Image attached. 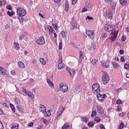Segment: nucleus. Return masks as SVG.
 Instances as JSON below:
<instances>
[{"label":"nucleus","instance_id":"nucleus-7","mask_svg":"<svg viewBox=\"0 0 129 129\" xmlns=\"http://www.w3.org/2000/svg\"><path fill=\"white\" fill-rule=\"evenodd\" d=\"M59 88L60 90L63 92V93H65V92H67V91H68V86L63 84V83H61L59 85Z\"/></svg>","mask_w":129,"mask_h":129},{"label":"nucleus","instance_id":"nucleus-9","mask_svg":"<svg viewBox=\"0 0 129 129\" xmlns=\"http://www.w3.org/2000/svg\"><path fill=\"white\" fill-rule=\"evenodd\" d=\"M95 33V31L94 30H88L86 31V34L90 39L93 40L94 35Z\"/></svg>","mask_w":129,"mask_h":129},{"label":"nucleus","instance_id":"nucleus-33","mask_svg":"<svg viewBox=\"0 0 129 129\" xmlns=\"http://www.w3.org/2000/svg\"><path fill=\"white\" fill-rule=\"evenodd\" d=\"M97 114V112H96V111L95 110H93L92 112V114H91V117H94V116H95V115H96Z\"/></svg>","mask_w":129,"mask_h":129},{"label":"nucleus","instance_id":"nucleus-13","mask_svg":"<svg viewBox=\"0 0 129 129\" xmlns=\"http://www.w3.org/2000/svg\"><path fill=\"white\" fill-rule=\"evenodd\" d=\"M67 70L69 71L71 76H74V75H75V70L71 69L70 68L67 67Z\"/></svg>","mask_w":129,"mask_h":129},{"label":"nucleus","instance_id":"nucleus-19","mask_svg":"<svg viewBox=\"0 0 129 129\" xmlns=\"http://www.w3.org/2000/svg\"><path fill=\"white\" fill-rule=\"evenodd\" d=\"M119 2L122 7L124 6L125 5H127V0H119Z\"/></svg>","mask_w":129,"mask_h":129},{"label":"nucleus","instance_id":"nucleus-32","mask_svg":"<svg viewBox=\"0 0 129 129\" xmlns=\"http://www.w3.org/2000/svg\"><path fill=\"white\" fill-rule=\"evenodd\" d=\"M85 5L87 8H88L89 9L91 8V4H90L89 2H86Z\"/></svg>","mask_w":129,"mask_h":129},{"label":"nucleus","instance_id":"nucleus-35","mask_svg":"<svg viewBox=\"0 0 129 129\" xmlns=\"http://www.w3.org/2000/svg\"><path fill=\"white\" fill-rule=\"evenodd\" d=\"M14 47L16 48L17 50H19V49L20 48L19 43L15 42L14 43Z\"/></svg>","mask_w":129,"mask_h":129},{"label":"nucleus","instance_id":"nucleus-2","mask_svg":"<svg viewBox=\"0 0 129 129\" xmlns=\"http://www.w3.org/2000/svg\"><path fill=\"white\" fill-rule=\"evenodd\" d=\"M17 15L20 17H25L27 15V11L21 7H18L17 8Z\"/></svg>","mask_w":129,"mask_h":129},{"label":"nucleus","instance_id":"nucleus-48","mask_svg":"<svg viewBox=\"0 0 129 129\" xmlns=\"http://www.w3.org/2000/svg\"><path fill=\"white\" fill-rule=\"evenodd\" d=\"M120 60L121 61V62H124V61H125V60L124 59V57L122 56H121Z\"/></svg>","mask_w":129,"mask_h":129},{"label":"nucleus","instance_id":"nucleus-63","mask_svg":"<svg viewBox=\"0 0 129 129\" xmlns=\"http://www.w3.org/2000/svg\"><path fill=\"white\" fill-rule=\"evenodd\" d=\"M87 19H88V20H93V17H90L89 16H87Z\"/></svg>","mask_w":129,"mask_h":129},{"label":"nucleus","instance_id":"nucleus-36","mask_svg":"<svg viewBox=\"0 0 129 129\" xmlns=\"http://www.w3.org/2000/svg\"><path fill=\"white\" fill-rule=\"evenodd\" d=\"M52 26L53 29H54V30L58 29V25H57L56 24H52Z\"/></svg>","mask_w":129,"mask_h":129},{"label":"nucleus","instance_id":"nucleus-16","mask_svg":"<svg viewBox=\"0 0 129 129\" xmlns=\"http://www.w3.org/2000/svg\"><path fill=\"white\" fill-rule=\"evenodd\" d=\"M18 64L19 67L21 68V69H25V68H26V66L25 65L24 62L22 61H18Z\"/></svg>","mask_w":129,"mask_h":129},{"label":"nucleus","instance_id":"nucleus-1","mask_svg":"<svg viewBox=\"0 0 129 129\" xmlns=\"http://www.w3.org/2000/svg\"><path fill=\"white\" fill-rule=\"evenodd\" d=\"M115 26H114V25L105 24L104 26L105 31H107V32H111L112 36L110 37V39L111 40V42H114V41L116 40V38H117L118 31L115 33Z\"/></svg>","mask_w":129,"mask_h":129},{"label":"nucleus","instance_id":"nucleus-42","mask_svg":"<svg viewBox=\"0 0 129 129\" xmlns=\"http://www.w3.org/2000/svg\"><path fill=\"white\" fill-rule=\"evenodd\" d=\"M61 35L62 38H65V36H66V34H65V31H61Z\"/></svg>","mask_w":129,"mask_h":129},{"label":"nucleus","instance_id":"nucleus-5","mask_svg":"<svg viewBox=\"0 0 129 129\" xmlns=\"http://www.w3.org/2000/svg\"><path fill=\"white\" fill-rule=\"evenodd\" d=\"M100 85L98 83H95L92 86V90L94 93H99L100 92Z\"/></svg>","mask_w":129,"mask_h":129},{"label":"nucleus","instance_id":"nucleus-46","mask_svg":"<svg viewBox=\"0 0 129 129\" xmlns=\"http://www.w3.org/2000/svg\"><path fill=\"white\" fill-rule=\"evenodd\" d=\"M2 105L3 106H4V107L9 108V105H8V104H7L6 102L2 103Z\"/></svg>","mask_w":129,"mask_h":129},{"label":"nucleus","instance_id":"nucleus-57","mask_svg":"<svg viewBox=\"0 0 129 129\" xmlns=\"http://www.w3.org/2000/svg\"><path fill=\"white\" fill-rule=\"evenodd\" d=\"M114 60L115 61H117L118 62L119 61V59H118V57L115 56V57L114 58Z\"/></svg>","mask_w":129,"mask_h":129},{"label":"nucleus","instance_id":"nucleus-10","mask_svg":"<svg viewBox=\"0 0 129 129\" xmlns=\"http://www.w3.org/2000/svg\"><path fill=\"white\" fill-rule=\"evenodd\" d=\"M36 43L38 44V45L45 44V42L44 37L40 36L39 38H38V39L36 40Z\"/></svg>","mask_w":129,"mask_h":129},{"label":"nucleus","instance_id":"nucleus-29","mask_svg":"<svg viewBox=\"0 0 129 129\" xmlns=\"http://www.w3.org/2000/svg\"><path fill=\"white\" fill-rule=\"evenodd\" d=\"M10 105L12 111H13V112H16V108H15V106H14L13 104H10Z\"/></svg>","mask_w":129,"mask_h":129},{"label":"nucleus","instance_id":"nucleus-4","mask_svg":"<svg viewBox=\"0 0 129 129\" xmlns=\"http://www.w3.org/2000/svg\"><path fill=\"white\" fill-rule=\"evenodd\" d=\"M102 81L103 84H107L109 82V77L107 73L105 72L103 73V76L102 77Z\"/></svg>","mask_w":129,"mask_h":129},{"label":"nucleus","instance_id":"nucleus-30","mask_svg":"<svg viewBox=\"0 0 129 129\" xmlns=\"http://www.w3.org/2000/svg\"><path fill=\"white\" fill-rule=\"evenodd\" d=\"M81 120L83 121V122H85L86 123H87V121H88L87 117H82L81 118Z\"/></svg>","mask_w":129,"mask_h":129},{"label":"nucleus","instance_id":"nucleus-3","mask_svg":"<svg viewBox=\"0 0 129 129\" xmlns=\"http://www.w3.org/2000/svg\"><path fill=\"white\" fill-rule=\"evenodd\" d=\"M65 110V107L61 106L59 108L58 110L56 113V115L55 117V120H57L60 118V116H62V114H63V112Z\"/></svg>","mask_w":129,"mask_h":129},{"label":"nucleus","instance_id":"nucleus-14","mask_svg":"<svg viewBox=\"0 0 129 129\" xmlns=\"http://www.w3.org/2000/svg\"><path fill=\"white\" fill-rule=\"evenodd\" d=\"M105 3L107 4H110L111 8H112V10H114L115 9V3H112L111 0H105Z\"/></svg>","mask_w":129,"mask_h":129},{"label":"nucleus","instance_id":"nucleus-45","mask_svg":"<svg viewBox=\"0 0 129 129\" xmlns=\"http://www.w3.org/2000/svg\"><path fill=\"white\" fill-rule=\"evenodd\" d=\"M116 104H121L122 103V101L120 100H117L116 102Z\"/></svg>","mask_w":129,"mask_h":129},{"label":"nucleus","instance_id":"nucleus-22","mask_svg":"<svg viewBox=\"0 0 129 129\" xmlns=\"http://www.w3.org/2000/svg\"><path fill=\"white\" fill-rule=\"evenodd\" d=\"M0 72L1 75H6V70L2 67H0Z\"/></svg>","mask_w":129,"mask_h":129},{"label":"nucleus","instance_id":"nucleus-41","mask_svg":"<svg viewBox=\"0 0 129 129\" xmlns=\"http://www.w3.org/2000/svg\"><path fill=\"white\" fill-rule=\"evenodd\" d=\"M106 37H107V34L105 33H103L102 34V37L103 39H105Z\"/></svg>","mask_w":129,"mask_h":129},{"label":"nucleus","instance_id":"nucleus-61","mask_svg":"<svg viewBox=\"0 0 129 129\" xmlns=\"http://www.w3.org/2000/svg\"><path fill=\"white\" fill-rule=\"evenodd\" d=\"M0 114H4V110L2 108H0Z\"/></svg>","mask_w":129,"mask_h":129},{"label":"nucleus","instance_id":"nucleus-26","mask_svg":"<svg viewBox=\"0 0 129 129\" xmlns=\"http://www.w3.org/2000/svg\"><path fill=\"white\" fill-rule=\"evenodd\" d=\"M112 65L114 68H119V64L116 63V62L114 61L112 62Z\"/></svg>","mask_w":129,"mask_h":129},{"label":"nucleus","instance_id":"nucleus-53","mask_svg":"<svg viewBox=\"0 0 129 129\" xmlns=\"http://www.w3.org/2000/svg\"><path fill=\"white\" fill-rule=\"evenodd\" d=\"M88 125L89 126H93V125H94V124L92 122H90L88 123Z\"/></svg>","mask_w":129,"mask_h":129},{"label":"nucleus","instance_id":"nucleus-51","mask_svg":"<svg viewBox=\"0 0 129 129\" xmlns=\"http://www.w3.org/2000/svg\"><path fill=\"white\" fill-rule=\"evenodd\" d=\"M126 38H125V36H122L121 37V41H122V42H124V41H125V40H126Z\"/></svg>","mask_w":129,"mask_h":129},{"label":"nucleus","instance_id":"nucleus-59","mask_svg":"<svg viewBox=\"0 0 129 129\" xmlns=\"http://www.w3.org/2000/svg\"><path fill=\"white\" fill-rule=\"evenodd\" d=\"M43 127H44V126L43 125H41L37 127V129H42Z\"/></svg>","mask_w":129,"mask_h":129},{"label":"nucleus","instance_id":"nucleus-39","mask_svg":"<svg viewBox=\"0 0 129 129\" xmlns=\"http://www.w3.org/2000/svg\"><path fill=\"white\" fill-rule=\"evenodd\" d=\"M26 94L29 96V97H31V98H33V96L34 97V95H32V93L30 92H28Z\"/></svg>","mask_w":129,"mask_h":129},{"label":"nucleus","instance_id":"nucleus-37","mask_svg":"<svg viewBox=\"0 0 129 129\" xmlns=\"http://www.w3.org/2000/svg\"><path fill=\"white\" fill-rule=\"evenodd\" d=\"M43 123H44L45 124H46V125H48V124H49V121H48V120L46 119H43Z\"/></svg>","mask_w":129,"mask_h":129},{"label":"nucleus","instance_id":"nucleus-62","mask_svg":"<svg viewBox=\"0 0 129 129\" xmlns=\"http://www.w3.org/2000/svg\"><path fill=\"white\" fill-rule=\"evenodd\" d=\"M12 129H18V126L16 125H13L12 127Z\"/></svg>","mask_w":129,"mask_h":129},{"label":"nucleus","instance_id":"nucleus-20","mask_svg":"<svg viewBox=\"0 0 129 129\" xmlns=\"http://www.w3.org/2000/svg\"><path fill=\"white\" fill-rule=\"evenodd\" d=\"M65 11L68 12L69 11V2L68 1H66L65 3Z\"/></svg>","mask_w":129,"mask_h":129},{"label":"nucleus","instance_id":"nucleus-58","mask_svg":"<svg viewBox=\"0 0 129 129\" xmlns=\"http://www.w3.org/2000/svg\"><path fill=\"white\" fill-rule=\"evenodd\" d=\"M24 35H20V36H19V38H20V40L21 41V40L22 39H24Z\"/></svg>","mask_w":129,"mask_h":129},{"label":"nucleus","instance_id":"nucleus-49","mask_svg":"<svg viewBox=\"0 0 129 129\" xmlns=\"http://www.w3.org/2000/svg\"><path fill=\"white\" fill-rule=\"evenodd\" d=\"M78 1V0H72V5H75L77 3Z\"/></svg>","mask_w":129,"mask_h":129},{"label":"nucleus","instance_id":"nucleus-27","mask_svg":"<svg viewBox=\"0 0 129 129\" xmlns=\"http://www.w3.org/2000/svg\"><path fill=\"white\" fill-rule=\"evenodd\" d=\"M40 62L41 63V64H42V65H46V62L44 58L41 57L40 58Z\"/></svg>","mask_w":129,"mask_h":129},{"label":"nucleus","instance_id":"nucleus-56","mask_svg":"<svg viewBox=\"0 0 129 129\" xmlns=\"http://www.w3.org/2000/svg\"><path fill=\"white\" fill-rule=\"evenodd\" d=\"M34 125V123L33 122H31V123H29L28 125V126H30V127H32Z\"/></svg>","mask_w":129,"mask_h":129},{"label":"nucleus","instance_id":"nucleus-50","mask_svg":"<svg viewBox=\"0 0 129 129\" xmlns=\"http://www.w3.org/2000/svg\"><path fill=\"white\" fill-rule=\"evenodd\" d=\"M0 129H4V125L1 121H0Z\"/></svg>","mask_w":129,"mask_h":129},{"label":"nucleus","instance_id":"nucleus-38","mask_svg":"<svg viewBox=\"0 0 129 129\" xmlns=\"http://www.w3.org/2000/svg\"><path fill=\"white\" fill-rule=\"evenodd\" d=\"M23 16H18V19L19 20V21L21 22H24V18L22 17Z\"/></svg>","mask_w":129,"mask_h":129},{"label":"nucleus","instance_id":"nucleus-24","mask_svg":"<svg viewBox=\"0 0 129 129\" xmlns=\"http://www.w3.org/2000/svg\"><path fill=\"white\" fill-rule=\"evenodd\" d=\"M69 127H70V125L69 124V123H66L63 125L62 129H68L69 128Z\"/></svg>","mask_w":129,"mask_h":129},{"label":"nucleus","instance_id":"nucleus-60","mask_svg":"<svg viewBox=\"0 0 129 129\" xmlns=\"http://www.w3.org/2000/svg\"><path fill=\"white\" fill-rule=\"evenodd\" d=\"M6 8H7V10H12L11 6H8Z\"/></svg>","mask_w":129,"mask_h":129},{"label":"nucleus","instance_id":"nucleus-40","mask_svg":"<svg viewBox=\"0 0 129 129\" xmlns=\"http://www.w3.org/2000/svg\"><path fill=\"white\" fill-rule=\"evenodd\" d=\"M123 126H124V124H123V123H122V122L120 123V124L119 126V129L123 128Z\"/></svg>","mask_w":129,"mask_h":129},{"label":"nucleus","instance_id":"nucleus-6","mask_svg":"<svg viewBox=\"0 0 129 129\" xmlns=\"http://www.w3.org/2000/svg\"><path fill=\"white\" fill-rule=\"evenodd\" d=\"M64 67H65V64L63 63V59L62 58H59L58 61L57 69L61 70V69H63Z\"/></svg>","mask_w":129,"mask_h":129},{"label":"nucleus","instance_id":"nucleus-11","mask_svg":"<svg viewBox=\"0 0 129 129\" xmlns=\"http://www.w3.org/2000/svg\"><path fill=\"white\" fill-rule=\"evenodd\" d=\"M46 31H48L49 34H52V33H55V30L53 29L52 26L50 25L47 26L45 28Z\"/></svg>","mask_w":129,"mask_h":129},{"label":"nucleus","instance_id":"nucleus-17","mask_svg":"<svg viewBox=\"0 0 129 129\" xmlns=\"http://www.w3.org/2000/svg\"><path fill=\"white\" fill-rule=\"evenodd\" d=\"M39 110H40L41 112H43V113H44L46 112V107L43 105H40Z\"/></svg>","mask_w":129,"mask_h":129},{"label":"nucleus","instance_id":"nucleus-44","mask_svg":"<svg viewBox=\"0 0 129 129\" xmlns=\"http://www.w3.org/2000/svg\"><path fill=\"white\" fill-rule=\"evenodd\" d=\"M22 91L24 93H25V94H27L28 93V92H27V89H25L24 87L22 88Z\"/></svg>","mask_w":129,"mask_h":129},{"label":"nucleus","instance_id":"nucleus-12","mask_svg":"<svg viewBox=\"0 0 129 129\" xmlns=\"http://www.w3.org/2000/svg\"><path fill=\"white\" fill-rule=\"evenodd\" d=\"M104 16L106 18H108L109 20L112 19V14H111V13L109 11H108V12H105L104 14Z\"/></svg>","mask_w":129,"mask_h":129},{"label":"nucleus","instance_id":"nucleus-18","mask_svg":"<svg viewBox=\"0 0 129 129\" xmlns=\"http://www.w3.org/2000/svg\"><path fill=\"white\" fill-rule=\"evenodd\" d=\"M16 108L20 112H21L22 113H24V112H25V110H24V107H23V106H17Z\"/></svg>","mask_w":129,"mask_h":129},{"label":"nucleus","instance_id":"nucleus-54","mask_svg":"<svg viewBox=\"0 0 129 129\" xmlns=\"http://www.w3.org/2000/svg\"><path fill=\"white\" fill-rule=\"evenodd\" d=\"M91 62L93 64V65H96V61L93 59L91 61Z\"/></svg>","mask_w":129,"mask_h":129},{"label":"nucleus","instance_id":"nucleus-25","mask_svg":"<svg viewBox=\"0 0 129 129\" xmlns=\"http://www.w3.org/2000/svg\"><path fill=\"white\" fill-rule=\"evenodd\" d=\"M101 64L105 68H109V63H107L106 62H103V61H101Z\"/></svg>","mask_w":129,"mask_h":129},{"label":"nucleus","instance_id":"nucleus-43","mask_svg":"<svg viewBox=\"0 0 129 129\" xmlns=\"http://www.w3.org/2000/svg\"><path fill=\"white\" fill-rule=\"evenodd\" d=\"M62 42H59L58 45L59 50H62Z\"/></svg>","mask_w":129,"mask_h":129},{"label":"nucleus","instance_id":"nucleus-47","mask_svg":"<svg viewBox=\"0 0 129 129\" xmlns=\"http://www.w3.org/2000/svg\"><path fill=\"white\" fill-rule=\"evenodd\" d=\"M125 69H129V64L126 63L124 64Z\"/></svg>","mask_w":129,"mask_h":129},{"label":"nucleus","instance_id":"nucleus-55","mask_svg":"<svg viewBox=\"0 0 129 129\" xmlns=\"http://www.w3.org/2000/svg\"><path fill=\"white\" fill-rule=\"evenodd\" d=\"M123 53H124V51H123V50L120 49V51H119V53L121 55H123Z\"/></svg>","mask_w":129,"mask_h":129},{"label":"nucleus","instance_id":"nucleus-64","mask_svg":"<svg viewBox=\"0 0 129 129\" xmlns=\"http://www.w3.org/2000/svg\"><path fill=\"white\" fill-rule=\"evenodd\" d=\"M126 78H128L129 79V72H127V73L125 75Z\"/></svg>","mask_w":129,"mask_h":129},{"label":"nucleus","instance_id":"nucleus-31","mask_svg":"<svg viewBox=\"0 0 129 129\" xmlns=\"http://www.w3.org/2000/svg\"><path fill=\"white\" fill-rule=\"evenodd\" d=\"M94 120L96 121V122H97V123H98V122H100V121H101V119H100L99 117H96Z\"/></svg>","mask_w":129,"mask_h":129},{"label":"nucleus","instance_id":"nucleus-8","mask_svg":"<svg viewBox=\"0 0 129 129\" xmlns=\"http://www.w3.org/2000/svg\"><path fill=\"white\" fill-rule=\"evenodd\" d=\"M97 98L99 101H103V100H104V99H105L106 98V94H103L102 95L99 93H98L97 94Z\"/></svg>","mask_w":129,"mask_h":129},{"label":"nucleus","instance_id":"nucleus-23","mask_svg":"<svg viewBox=\"0 0 129 129\" xmlns=\"http://www.w3.org/2000/svg\"><path fill=\"white\" fill-rule=\"evenodd\" d=\"M47 82L49 85V86H50V87H51L52 88H54V84H53V83H52V81H51L50 79H47Z\"/></svg>","mask_w":129,"mask_h":129},{"label":"nucleus","instance_id":"nucleus-15","mask_svg":"<svg viewBox=\"0 0 129 129\" xmlns=\"http://www.w3.org/2000/svg\"><path fill=\"white\" fill-rule=\"evenodd\" d=\"M97 111L100 114H103L104 112V110L103 109V108L102 107L99 106L97 107Z\"/></svg>","mask_w":129,"mask_h":129},{"label":"nucleus","instance_id":"nucleus-34","mask_svg":"<svg viewBox=\"0 0 129 129\" xmlns=\"http://www.w3.org/2000/svg\"><path fill=\"white\" fill-rule=\"evenodd\" d=\"M8 15L10 17H12L13 16H14V15H15V12L12 11L11 12H10V11H8L7 12Z\"/></svg>","mask_w":129,"mask_h":129},{"label":"nucleus","instance_id":"nucleus-52","mask_svg":"<svg viewBox=\"0 0 129 129\" xmlns=\"http://www.w3.org/2000/svg\"><path fill=\"white\" fill-rule=\"evenodd\" d=\"M100 129H105V127H104L103 124H101L100 125Z\"/></svg>","mask_w":129,"mask_h":129},{"label":"nucleus","instance_id":"nucleus-21","mask_svg":"<svg viewBox=\"0 0 129 129\" xmlns=\"http://www.w3.org/2000/svg\"><path fill=\"white\" fill-rule=\"evenodd\" d=\"M84 58V55H83V53L82 51H80V56H79V62L81 63L82 62V59Z\"/></svg>","mask_w":129,"mask_h":129},{"label":"nucleus","instance_id":"nucleus-28","mask_svg":"<svg viewBox=\"0 0 129 129\" xmlns=\"http://www.w3.org/2000/svg\"><path fill=\"white\" fill-rule=\"evenodd\" d=\"M51 115V112H50V110H48L45 114L44 116L46 117H48V116H50Z\"/></svg>","mask_w":129,"mask_h":129}]
</instances>
